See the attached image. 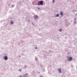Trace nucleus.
<instances>
[{
    "instance_id": "11",
    "label": "nucleus",
    "mask_w": 77,
    "mask_h": 77,
    "mask_svg": "<svg viewBox=\"0 0 77 77\" xmlns=\"http://www.w3.org/2000/svg\"><path fill=\"white\" fill-rule=\"evenodd\" d=\"M60 32H61V31H62V29H60Z\"/></svg>"
},
{
    "instance_id": "6",
    "label": "nucleus",
    "mask_w": 77,
    "mask_h": 77,
    "mask_svg": "<svg viewBox=\"0 0 77 77\" xmlns=\"http://www.w3.org/2000/svg\"><path fill=\"white\" fill-rule=\"evenodd\" d=\"M59 14H57L56 15V17H59Z\"/></svg>"
},
{
    "instance_id": "13",
    "label": "nucleus",
    "mask_w": 77,
    "mask_h": 77,
    "mask_svg": "<svg viewBox=\"0 0 77 77\" xmlns=\"http://www.w3.org/2000/svg\"><path fill=\"white\" fill-rule=\"evenodd\" d=\"M35 49H37V48L35 47Z\"/></svg>"
},
{
    "instance_id": "15",
    "label": "nucleus",
    "mask_w": 77,
    "mask_h": 77,
    "mask_svg": "<svg viewBox=\"0 0 77 77\" xmlns=\"http://www.w3.org/2000/svg\"><path fill=\"white\" fill-rule=\"evenodd\" d=\"M38 9H39V8H38Z\"/></svg>"
},
{
    "instance_id": "5",
    "label": "nucleus",
    "mask_w": 77,
    "mask_h": 77,
    "mask_svg": "<svg viewBox=\"0 0 77 77\" xmlns=\"http://www.w3.org/2000/svg\"><path fill=\"white\" fill-rule=\"evenodd\" d=\"M58 70L59 72H60V73H61V69H58Z\"/></svg>"
},
{
    "instance_id": "8",
    "label": "nucleus",
    "mask_w": 77,
    "mask_h": 77,
    "mask_svg": "<svg viewBox=\"0 0 77 77\" xmlns=\"http://www.w3.org/2000/svg\"><path fill=\"white\" fill-rule=\"evenodd\" d=\"M60 14L62 16L63 15V12H60Z\"/></svg>"
},
{
    "instance_id": "10",
    "label": "nucleus",
    "mask_w": 77,
    "mask_h": 77,
    "mask_svg": "<svg viewBox=\"0 0 77 77\" xmlns=\"http://www.w3.org/2000/svg\"><path fill=\"white\" fill-rule=\"evenodd\" d=\"M54 2H55L54 0H53V3H54Z\"/></svg>"
},
{
    "instance_id": "12",
    "label": "nucleus",
    "mask_w": 77,
    "mask_h": 77,
    "mask_svg": "<svg viewBox=\"0 0 77 77\" xmlns=\"http://www.w3.org/2000/svg\"><path fill=\"white\" fill-rule=\"evenodd\" d=\"M20 71H21V69H20L19 70Z\"/></svg>"
},
{
    "instance_id": "7",
    "label": "nucleus",
    "mask_w": 77,
    "mask_h": 77,
    "mask_svg": "<svg viewBox=\"0 0 77 77\" xmlns=\"http://www.w3.org/2000/svg\"><path fill=\"white\" fill-rule=\"evenodd\" d=\"M34 18H35V19H36V18H38V16H34Z\"/></svg>"
},
{
    "instance_id": "3",
    "label": "nucleus",
    "mask_w": 77,
    "mask_h": 77,
    "mask_svg": "<svg viewBox=\"0 0 77 77\" xmlns=\"http://www.w3.org/2000/svg\"><path fill=\"white\" fill-rule=\"evenodd\" d=\"M8 57H7V56H5V57H4V59L5 60H8Z\"/></svg>"
},
{
    "instance_id": "1",
    "label": "nucleus",
    "mask_w": 77,
    "mask_h": 77,
    "mask_svg": "<svg viewBox=\"0 0 77 77\" xmlns=\"http://www.w3.org/2000/svg\"><path fill=\"white\" fill-rule=\"evenodd\" d=\"M38 5H43V1H42L39 2L38 3Z\"/></svg>"
},
{
    "instance_id": "9",
    "label": "nucleus",
    "mask_w": 77,
    "mask_h": 77,
    "mask_svg": "<svg viewBox=\"0 0 77 77\" xmlns=\"http://www.w3.org/2000/svg\"><path fill=\"white\" fill-rule=\"evenodd\" d=\"M11 24H13L14 23V22L12 21H11V22H10Z\"/></svg>"
},
{
    "instance_id": "14",
    "label": "nucleus",
    "mask_w": 77,
    "mask_h": 77,
    "mask_svg": "<svg viewBox=\"0 0 77 77\" xmlns=\"http://www.w3.org/2000/svg\"><path fill=\"white\" fill-rule=\"evenodd\" d=\"M20 77H22V76H20Z\"/></svg>"
},
{
    "instance_id": "2",
    "label": "nucleus",
    "mask_w": 77,
    "mask_h": 77,
    "mask_svg": "<svg viewBox=\"0 0 77 77\" xmlns=\"http://www.w3.org/2000/svg\"><path fill=\"white\" fill-rule=\"evenodd\" d=\"M68 59L69 60L71 61L72 60V57H70L69 58L68 57Z\"/></svg>"
},
{
    "instance_id": "4",
    "label": "nucleus",
    "mask_w": 77,
    "mask_h": 77,
    "mask_svg": "<svg viewBox=\"0 0 77 77\" xmlns=\"http://www.w3.org/2000/svg\"><path fill=\"white\" fill-rule=\"evenodd\" d=\"M27 74H25L24 75L23 77H27Z\"/></svg>"
}]
</instances>
